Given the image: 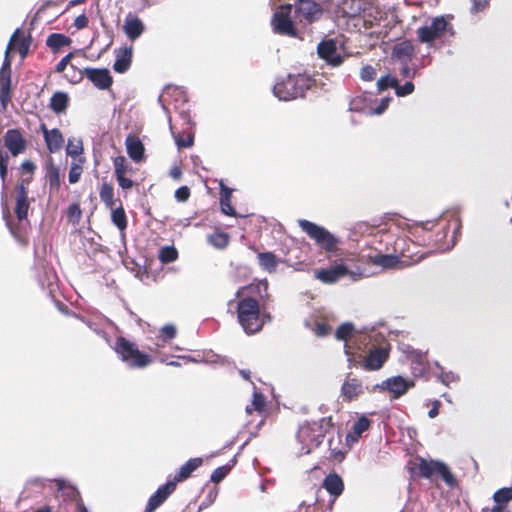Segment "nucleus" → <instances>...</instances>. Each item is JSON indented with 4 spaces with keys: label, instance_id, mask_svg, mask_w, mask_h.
<instances>
[{
    "label": "nucleus",
    "instance_id": "39",
    "mask_svg": "<svg viewBox=\"0 0 512 512\" xmlns=\"http://www.w3.org/2000/svg\"><path fill=\"white\" fill-rule=\"evenodd\" d=\"M46 177L51 190H58L60 187V170L55 165L51 164L47 168Z\"/></svg>",
    "mask_w": 512,
    "mask_h": 512
},
{
    "label": "nucleus",
    "instance_id": "52",
    "mask_svg": "<svg viewBox=\"0 0 512 512\" xmlns=\"http://www.w3.org/2000/svg\"><path fill=\"white\" fill-rule=\"evenodd\" d=\"M414 91V84L410 81L406 82L404 85L395 86V92L398 97H404L412 94Z\"/></svg>",
    "mask_w": 512,
    "mask_h": 512
},
{
    "label": "nucleus",
    "instance_id": "64",
    "mask_svg": "<svg viewBox=\"0 0 512 512\" xmlns=\"http://www.w3.org/2000/svg\"><path fill=\"white\" fill-rule=\"evenodd\" d=\"M441 406V403L439 400H435L432 402V407L428 411V416L430 418H435L439 413V407Z\"/></svg>",
    "mask_w": 512,
    "mask_h": 512
},
{
    "label": "nucleus",
    "instance_id": "4",
    "mask_svg": "<svg viewBox=\"0 0 512 512\" xmlns=\"http://www.w3.org/2000/svg\"><path fill=\"white\" fill-rule=\"evenodd\" d=\"M119 359L129 368H145L152 363V358L141 352L137 345L124 337H118L114 346Z\"/></svg>",
    "mask_w": 512,
    "mask_h": 512
},
{
    "label": "nucleus",
    "instance_id": "63",
    "mask_svg": "<svg viewBox=\"0 0 512 512\" xmlns=\"http://www.w3.org/2000/svg\"><path fill=\"white\" fill-rule=\"evenodd\" d=\"M29 41L27 39H22L18 45V51L22 58L26 57L29 50Z\"/></svg>",
    "mask_w": 512,
    "mask_h": 512
},
{
    "label": "nucleus",
    "instance_id": "24",
    "mask_svg": "<svg viewBox=\"0 0 512 512\" xmlns=\"http://www.w3.org/2000/svg\"><path fill=\"white\" fill-rule=\"evenodd\" d=\"M202 462V458L199 457L189 459L179 468L172 481H175L176 485L177 482L187 479L198 467L202 465Z\"/></svg>",
    "mask_w": 512,
    "mask_h": 512
},
{
    "label": "nucleus",
    "instance_id": "31",
    "mask_svg": "<svg viewBox=\"0 0 512 512\" xmlns=\"http://www.w3.org/2000/svg\"><path fill=\"white\" fill-rule=\"evenodd\" d=\"M370 420L365 417V416H362L360 417L354 424H353V427H352V433L351 434H348L347 435V439H351L352 441H357L361 435L367 431L370 427Z\"/></svg>",
    "mask_w": 512,
    "mask_h": 512
},
{
    "label": "nucleus",
    "instance_id": "7",
    "mask_svg": "<svg viewBox=\"0 0 512 512\" xmlns=\"http://www.w3.org/2000/svg\"><path fill=\"white\" fill-rule=\"evenodd\" d=\"M418 468L420 475L424 478H430L434 474H439L448 486L453 487L456 484L453 474L443 462L421 459Z\"/></svg>",
    "mask_w": 512,
    "mask_h": 512
},
{
    "label": "nucleus",
    "instance_id": "53",
    "mask_svg": "<svg viewBox=\"0 0 512 512\" xmlns=\"http://www.w3.org/2000/svg\"><path fill=\"white\" fill-rule=\"evenodd\" d=\"M376 76V70L370 65L362 67L360 77L364 81H372Z\"/></svg>",
    "mask_w": 512,
    "mask_h": 512
},
{
    "label": "nucleus",
    "instance_id": "36",
    "mask_svg": "<svg viewBox=\"0 0 512 512\" xmlns=\"http://www.w3.org/2000/svg\"><path fill=\"white\" fill-rule=\"evenodd\" d=\"M99 196L106 207L112 209L115 206L114 189L111 184L103 183L99 191Z\"/></svg>",
    "mask_w": 512,
    "mask_h": 512
},
{
    "label": "nucleus",
    "instance_id": "29",
    "mask_svg": "<svg viewBox=\"0 0 512 512\" xmlns=\"http://www.w3.org/2000/svg\"><path fill=\"white\" fill-rule=\"evenodd\" d=\"M84 151L82 139L79 137H70L66 146V154L73 158V160H78V158H84L82 156Z\"/></svg>",
    "mask_w": 512,
    "mask_h": 512
},
{
    "label": "nucleus",
    "instance_id": "8",
    "mask_svg": "<svg viewBox=\"0 0 512 512\" xmlns=\"http://www.w3.org/2000/svg\"><path fill=\"white\" fill-rule=\"evenodd\" d=\"M448 22L443 16L435 17L431 23L418 28L417 36L420 42L431 44L434 40L444 35Z\"/></svg>",
    "mask_w": 512,
    "mask_h": 512
},
{
    "label": "nucleus",
    "instance_id": "55",
    "mask_svg": "<svg viewBox=\"0 0 512 512\" xmlns=\"http://www.w3.org/2000/svg\"><path fill=\"white\" fill-rule=\"evenodd\" d=\"M190 196V190L187 186H182L175 191V198L179 202H185Z\"/></svg>",
    "mask_w": 512,
    "mask_h": 512
},
{
    "label": "nucleus",
    "instance_id": "49",
    "mask_svg": "<svg viewBox=\"0 0 512 512\" xmlns=\"http://www.w3.org/2000/svg\"><path fill=\"white\" fill-rule=\"evenodd\" d=\"M170 131L174 137L175 143L178 148H188L193 144V137L191 135L183 138L180 134H175L173 131V126L170 124Z\"/></svg>",
    "mask_w": 512,
    "mask_h": 512
},
{
    "label": "nucleus",
    "instance_id": "11",
    "mask_svg": "<svg viewBox=\"0 0 512 512\" xmlns=\"http://www.w3.org/2000/svg\"><path fill=\"white\" fill-rule=\"evenodd\" d=\"M389 356V345L374 346L364 361V368L369 371L379 370Z\"/></svg>",
    "mask_w": 512,
    "mask_h": 512
},
{
    "label": "nucleus",
    "instance_id": "35",
    "mask_svg": "<svg viewBox=\"0 0 512 512\" xmlns=\"http://www.w3.org/2000/svg\"><path fill=\"white\" fill-rule=\"evenodd\" d=\"M71 43V39L64 34L52 33L48 36L46 44L53 50H57L63 46H67Z\"/></svg>",
    "mask_w": 512,
    "mask_h": 512
},
{
    "label": "nucleus",
    "instance_id": "15",
    "mask_svg": "<svg viewBox=\"0 0 512 512\" xmlns=\"http://www.w3.org/2000/svg\"><path fill=\"white\" fill-rule=\"evenodd\" d=\"M175 481H168L161 485L156 492L149 498L145 512H153L156 510L175 490Z\"/></svg>",
    "mask_w": 512,
    "mask_h": 512
},
{
    "label": "nucleus",
    "instance_id": "32",
    "mask_svg": "<svg viewBox=\"0 0 512 512\" xmlns=\"http://www.w3.org/2000/svg\"><path fill=\"white\" fill-rule=\"evenodd\" d=\"M20 33H21L20 29L17 28L14 31V33L12 34V36L10 37L9 43H8L6 51H5L4 61H3L2 67L0 69V71H2V72H10L11 73V60L9 57V53L11 50L14 49L16 43L18 42V37H19Z\"/></svg>",
    "mask_w": 512,
    "mask_h": 512
},
{
    "label": "nucleus",
    "instance_id": "14",
    "mask_svg": "<svg viewBox=\"0 0 512 512\" xmlns=\"http://www.w3.org/2000/svg\"><path fill=\"white\" fill-rule=\"evenodd\" d=\"M271 23L274 32L289 37L297 36L293 22L284 12H275Z\"/></svg>",
    "mask_w": 512,
    "mask_h": 512
},
{
    "label": "nucleus",
    "instance_id": "30",
    "mask_svg": "<svg viewBox=\"0 0 512 512\" xmlns=\"http://www.w3.org/2000/svg\"><path fill=\"white\" fill-rule=\"evenodd\" d=\"M68 95L65 92H55L50 99V108L57 114L66 110Z\"/></svg>",
    "mask_w": 512,
    "mask_h": 512
},
{
    "label": "nucleus",
    "instance_id": "57",
    "mask_svg": "<svg viewBox=\"0 0 512 512\" xmlns=\"http://www.w3.org/2000/svg\"><path fill=\"white\" fill-rule=\"evenodd\" d=\"M402 67L400 69V74L405 78H414L416 75V69H411L408 66V62H401Z\"/></svg>",
    "mask_w": 512,
    "mask_h": 512
},
{
    "label": "nucleus",
    "instance_id": "2",
    "mask_svg": "<svg viewBox=\"0 0 512 512\" xmlns=\"http://www.w3.org/2000/svg\"><path fill=\"white\" fill-rule=\"evenodd\" d=\"M316 85V79L308 74H288L278 79L273 87L274 95L282 101L303 97L307 90Z\"/></svg>",
    "mask_w": 512,
    "mask_h": 512
},
{
    "label": "nucleus",
    "instance_id": "23",
    "mask_svg": "<svg viewBox=\"0 0 512 512\" xmlns=\"http://www.w3.org/2000/svg\"><path fill=\"white\" fill-rule=\"evenodd\" d=\"M126 150L129 157L139 162L144 157V146L140 139L136 136L129 135L125 140Z\"/></svg>",
    "mask_w": 512,
    "mask_h": 512
},
{
    "label": "nucleus",
    "instance_id": "43",
    "mask_svg": "<svg viewBox=\"0 0 512 512\" xmlns=\"http://www.w3.org/2000/svg\"><path fill=\"white\" fill-rule=\"evenodd\" d=\"M493 499L496 504L506 506V504L512 500V487H504L497 490L493 495Z\"/></svg>",
    "mask_w": 512,
    "mask_h": 512
},
{
    "label": "nucleus",
    "instance_id": "34",
    "mask_svg": "<svg viewBox=\"0 0 512 512\" xmlns=\"http://www.w3.org/2000/svg\"><path fill=\"white\" fill-rule=\"evenodd\" d=\"M258 260L260 266L268 271V272H274L276 270L278 260L276 256L271 252H264L258 254Z\"/></svg>",
    "mask_w": 512,
    "mask_h": 512
},
{
    "label": "nucleus",
    "instance_id": "21",
    "mask_svg": "<svg viewBox=\"0 0 512 512\" xmlns=\"http://www.w3.org/2000/svg\"><path fill=\"white\" fill-rule=\"evenodd\" d=\"M44 139L48 150L51 153L59 151L64 143V138L59 129L48 130L45 125L42 126Z\"/></svg>",
    "mask_w": 512,
    "mask_h": 512
},
{
    "label": "nucleus",
    "instance_id": "54",
    "mask_svg": "<svg viewBox=\"0 0 512 512\" xmlns=\"http://www.w3.org/2000/svg\"><path fill=\"white\" fill-rule=\"evenodd\" d=\"M163 340H169L175 337L176 328L171 324L164 325L161 329Z\"/></svg>",
    "mask_w": 512,
    "mask_h": 512
},
{
    "label": "nucleus",
    "instance_id": "60",
    "mask_svg": "<svg viewBox=\"0 0 512 512\" xmlns=\"http://www.w3.org/2000/svg\"><path fill=\"white\" fill-rule=\"evenodd\" d=\"M472 2H473V5H472V8H471V11L473 13H477V12L483 11L488 6V0H472Z\"/></svg>",
    "mask_w": 512,
    "mask_h": 512
},
{
    "label": "nucleus",
    "instance_id": "37",
    "mask_svg": "<svg viewBox=\"0 0 512 512\" xmlns=\"http://www.w3.org/2000/svg\"><path fill=\"white\" fill-rule=\"evenodd\" d=\"M84 163L85 158H78V160L72 161L68 175V179L71 184L77 183L79 181L83 172Z\"/></svg>",
    "mask_w": 512,
    "mask_h": 512
},
{
    "label": "nucleus",
    "instance_id": "26",
    "mask_svg": "<svg viewBox=\"0 0 512 512\" xmlns=\"http://www.w3.org/2000/svg\"><path fill=\"white\" fill-rule=\"evenodd\" d=\"M132 60V47H125L123 50L116 54V59L113 68L118 73L126 72Z\"/></svg>",
    "mask_w": 512,
    "mask_h": 512
},
{
    "label": "nucleus",
    "instance_id": "41",
    "mask_svg": "<svg viewBox=\"0 0 512 512\" xmlns=\"http://www.w3.org/2000/svg\"><path fill=\"white\" fill-rule=\"evenodd\" d=\"M373 263L383 268H393L398 263V258L390 254H378L373 258Z\"/></svg>",
    "mask_w": 512,
    "mask_h": 512
},
{
    "label": "nucleus",
    "instance_id": "44",
    "mask_svg": "<svg viewBox=\"0 0 512 512\" xmlns=\"http://www.w3.org/2000/svg\"><path fill=\"white\" fill-rule=\"evenodd\" d=\"M265 406V397L262 393L254 391L252 402L250 405L246 407L247 413H252V411H262Z\"/></svg>",
    "mask_w": 512,
    "mask_h": 512
},
{
    "label": "nucleus",
    "instance_id": "48",
    "mask_svg": "<svg viewBox=\"0 0 512 512\" xmlns=\"http://www.w3.org/2000/svg\"><path fill=\"white\" fill-rule=\"evenodd\" d=\"M395 86H397V79L390 77L389 75L383 76L377 81V89L379 92H382L389 87L395 88Z\"/></svg>",
    "mask_w": 512,
    "mask_h": 512
},
{
    "label": "nucleus",
    "instance_id": "61",
    "mask_svg": "<svg viewBox=\"0 0 512 512\" xmlns=\"http://www.w3.org/2000/svg\"><path fill=\"white\" fill-rule=\"evenodd\" d=\"M116 180L123 190H128L132 188L134 184L133 181L130 178H127L125 175L116 177Z\"/></svg>",
    "mask_w": 512,
    "mask_h": 512
},
{
    "label": "nucleus",
    "instance_id": "50",
    "mask_svg": "<svg viewBox=\"0 0 512 512\" xmlns=\"http://www.w3.org/2000/svg\"><path fill=\"white\" fill-rule=\"evenodd\" d=\"M8 160L9 156L6 152L0 150V178L2 180V187H5V179L8 172Z\"/></svg>",
    "mask_w": 512,
    "mask_h": 512
},
{
    "label": "nucleus",
    "instance_id": "38",
    "mask_svg": "<svg viewBox=\"0 0 512 512\" xmlns=\"http://www.w3.org/2000/svg\"><path fill=\"white\" fill-rule=\"evenodd\" d=\"M111 219L113 224L120 230L123 231L127 227L126 214L122 206L112 208Z\"/></svg>",
    "mask_w": 512,
    "mask_h": 512
},
{
    "label": "nucleus",
    "instance_id": "27",
    "mask_svg": "<svg viewBox=\"0 0 512 512\" xmlns=\"http://www.w3.org/2000/svg\"><path fill=\"white\" fill-rule=\"evenodd\" d=\"M414 54V47L410 41L398 43L394 49L392 56L400 62H409Z\"/></svg>",
    "mask_w": 512,
    "mask_h": 512
},
{
    "label": "nucleus",
    "instance_id": "45",
    "mask_svg": "<svg viewBox=\"0 0 512 512\" xmlns=\"http://www.w3.org/2000/svg\"><path fill=\"white\" fill-rule=\"evenodd\" d=\"M435 365L440 369V373L438 374V379L445 386H449L450 384L456 383L459 381V375H457L456 373H454L452 371H444L438 362H436Z\"/></svg>",
    "mask_w": 512,
    "mask_h": 512
},
{
    "label": "nucleus",
    "instance_id": "17",
    "mask_svg": "<svg viewBox=\"0 0 512 512\" xmlns=\"http://www.w3.org/2000/svg\"><path fill=\"white\" fill-rule=\"evenodd\" d=\"M4 144L13 156H18L26 149V141L16 129H9L5 133Z\"/></svg>",
    "mask_w": 512,
    "mask_h": 512
},
{
    "label": "nucleus",
    "instance_id": "1",
    "mask_svg": "<svg viewBox=\"0 0 512 512\" xmlns=\"http://www.w3.org/2000/svg\"><path fill=\"white\" fill-rule=\"evenodd\" d=\"M246 289H239L236 297L238 322L247 334H254L260 331L265 323V319H269V315L261 314L259 303L251 296L244 295Z\"/></svg>",
    "mask_w": 512,
    "mask_h": 512
},
{
    "label": "nucleus",
    "instance_id": "19",
    "mask_svg": "<svg viewBox=\"0 0 512 512\" xmlns=\"http://www.w3.org/2000/svg\"><path fill=\"white\" fill-rule=\"evenodd\" d=\"M126 36L134 41L139 38L145 30L143 22L136 16L129 14L123 25Z\"/></svg>",
    "mask_w": 512,
    "mask_h": 512
},
{
    "label": "nucleus",
    "instance_id": "20",
    "mask_svg": "<svg viewBox=\"0 0 512 512\" xmlns=\"http://www.w3.org/2000/svg\"><path fill=\"white\" fill-rule=\"evenodd\" d=\"M362 393V383L356 378L346 379L341 386V396L346 401L355 400Z\"/></svg>",
    "mask_w": 512,
    "mask_h": 512
},
{
    "label": "nucleus",
    "instance_id": "42",
    "mask_svg": "<svg viewBox=\"0 0 512 512\" xmlns=\"http://www.w3.org/2000/svg\"><path fill=\"white\" fill-rule=\"evenodd\" d=\"M178 258V252L174 246H165L160 249L159 260L163 264H168Z\"/></svg>",
    "mask_w": 512,
    "mask_h": 512
},
{
    "label": "nucleus",
    "instance_id": "25",
    "mask_svg": "<svg viewBox=\"0 0 512 512\" xmlns=\"http://www.w3.org/2000/svg\"><path fill=\"white\" fill-rule=\"evenodd\" d=\"M411 362L412 374L416 377L424 375L426 372V357L421 351L412 350L408 354Z\"/></svg>",
    "mask_w": 512,
    "mask_h": 512
},
{
    "label": "nucleus",
    "instance_id": "12",
    "mask_svg": "<svg viewBox=\"0 0 512 512\" xmlns=\"http://www.w3.org/2000/svg\"><path fill=\"white\" fill-rule=\"evenodd\" d=\"M350 274L354 276L344 264H338L327 269H320L315 272V276L318 280L326 284H332L337 282L343 276Z\"/></svg>",
    "mask_w": 512,
    "mask_h": 512
},
{
    "label": "nucleus",
    "instance_id": "59",
    "mask_svg": "<svg viewBox=\"0 0 512 512\" xmlns=\"http://www.w3.org/2000/svg\"><path fill=\"white\" fill-rule=\"evenodd\" d=\"M89 19L85 14L77 16L74 20V26L80 30L88 26Z\"/></svg>",
    "mask_w": 512,
    "mask_h": 512
},
{
    "label": "nucleus",
    "instance_id": "6",
    "mask_svg": "<svg viewBox=\"0 0 512 512\" xmlns=\"http://www.w3.org/2000/svg\"><path fill=\"white\" fill-rule=\"evenodd\" d=\"M317 53L331 67L340 66L347 56L343 42L332 38L322 40L317 45Z\"/></svg>",
    "mask_w": 512,
    "mask_h": 512
},
{
    "label": "nucleus",
    "instance_id": "16",
    "mask_svg": "<svg viewBox=\"0 0 512 512\" xmlns=\"http://www.w3.org/2000/svg\"><path fill=\"white\" fill-rule=\"evenodd\" d=\"M83 74L100 90L108 89L112 85V77L107 69L86 68Z\"/></svg>",
    "mask_w": 512,
    "mask_h": 512
},
{
    "label": "nucleus",
    "instance_id": "9",
    "mask_svg": "<svg viewBox=\"0 0 512 512\" xmlns=\"http://www.w3.org/2000/svg\"><path fill=\"white\" fill-rule=\"evenodd\" d=\"M414 384L413 380L398 375L385 379L381 383L376 384L374 388L381 391H388L392 394L393 399H398L405 395Z\"/></svg>",
    "mask_w": 512,
    "mask_h": 512
},
{
    "label": "nucleus",
    "instance_id": "13",
    "mask_svg": "<svg viewBox=\"0 0 512 512\" xmlns=\"http://www.w3.org/2000/svg\"><path fill=\"white\" fill-rule=\"evenodd\" d=\"M170 95V96H176L173 107L174 109L179 113V115L185 120L187 123H190V115H189V108L186 101V96L184 94V91L177 87H168L164 94L159 98L160 101H162V98Z\"/></svg>",
    "mask_w": 512,
    "mask_h": 512
},
{
    "label": "nucleus",
    "instance_id": "46",
    "mask_svg": "<svg viewBox=\"0 0 512 512\" xmlns=\"http://www.w3.org/2000/svg\"><path fill=\"white\" fill-rule=\"evenodd\" d=\"M113 164L115 178L125 175L129 170V166L127 165L126 159L123 156H117L114 158Z\"/></svg>",
    "mask_w": 512,
    "mask_h": 512
},
{
    "label": "nucleus",
    "instance_id": "28",
    "mask_svg": "<svg viewBox=\"0 0 512 512\" xmlns=\"http://www.w3.org/2000/svg\"><path fill=\"white\" fill-rule=\"evenodd\" d=\"M220 187H221L220 205H221L222 212L229 216H235L236 215L235 209L231 205L232 190L230 188L224 186L223 183L220 184Z\"/></svg>",
    "mask_w": 512,
    "mask_h": 512
},
{
    "label": "nucleus",
    "instance_id": "18",
    "mask_svg": "<svg viewBox=\"0 0 512 512\" xmlns=\"http://www.w3.org/2000/svg\"><path fill=\"white\" fill-rule=\"evenodd\" d=\"M323 487L333 497L332 501L330 502V508H329V510H331L335 499L338 496H340L343 492V489H344L343 480L339 475H337L335 473L329 474L325 477V479L323 481Z\"/></svg>",
    "mask_w": 512,
    "mask_h": 512
},
{
    "label": "nucleus",
    "instance_id": "33",
    "mask_svg": "<svg viewBox=\"0 0 512 512\" xmlns=\"http://www.w3.org/2000/svg\"><path fill=\"white\" fill-rule=\"evenodd\" d=\"M11 86V73L0 71V102L5 105L9 98Z\"/></svg>",
    "mask_w": 512,
    "mask_h": 512
},
{
    "label": "nucleus",
    "instance_id": "5",
    "mask_svg": "<svg viewBox=\"0 0 512 512\" xmlns=\"http://www.w3.org/2000/svg\"><path fill=\"white\" fill-rule=\"evenodd\" d=\"M298 225L321 249L326 252H335L337 250L340 243L339 238L325 227L306 219H299Z\"/></svg>",
    "mask_w": 512,
    "mask_h": 512
},
{
    "label": "nucleus",
    "instance_id": "40",
    "mask_svg": "<svg viewBox=\"0 0 512 512\" xmlns=\"http://www.w3.org/2000/svg\"><path fill=\"white\" fill-rule=\"evenodd\" d=\"M208 243L217 249L225 248L229 243V236L224 232H216L208 236Z\"/></svg>",
    "mask_w": 512,
    "mask_h": 512
},
{
    "label": "nucleus",
    "instance_id": "3",
    "mask_svg": "<svg viewBox=\"0 0 512 512\" xmlns=\"http://www.w3.org/2000/svg\"><path fill=\"white\" fill-rule=\"evenodd\" d=\"M329 426L330 420L328 418L303 423L297 433V441L300 445L298 453L306 455L317 448L322 443Z\"/></svg>",
    "mask_w": 512,
    "mask_h": 512
},
{
    "label": "nucleus",
    "instance_id": "47",
    "mask_svg": "<svg viewBox=\"0 0 512 512\" xmlns=\"http://www.w3.org/2000/svg\"><path fill=\"white\" fill-rule=\"evenodd\" d=\"M353 331L354 327L351 323H343L337 328L335 337L338 340H347V338L352 335Z\"/></svg>",
    "mask_w": 512,
    "mask_h": 512
},
{
    "label": "nucleus",
    "instance_id": "62",
    "mask_svg": "<svg viewBox=\"0 0 512 512\" xmlns=\"http://www.w3.org/2000/svg\"><path fill=\"white\" fill-rule=\"evenodd\" d=\"M389 101H390L389 98L382 99L380 104L372 110L371 114H376V115L382 114L388 107Z\"/></svg>",
    "mask_w": 512,
    "mask_h": 512
},
{
    "label": "nucleus",
    "instance_id": "10",
    "mask_svg": "<svg viewBox=\"0 0 512 512\" xmlns=\"http://www.w3.org/2000/svg\"><path fill=\"white\" fill-rule=\"evenodd\" d=\"M322 15V9L318 3L312 0H299L295 6L294 17L299 22L311 23Z\"/></svg>",
    "mask_w": 512,
    "mask_h": 512
},
{
    "label": "nucleus",
    "instance_id": "58",
    "mask_svg": "<svg viewBox=\"0 0 512 512\" xmlns=\"http://www.w3.org/2000/svg\"><path fill=\"white\" fill-rule=\"evenodd\" d=\"M73 57L72 53L67 54L65 57H63L58 64L55 67V70L59 73L63 72L66 67L68 66L71 58Z\"/></svg>",
    "mask_w": 512,
    "mask_h": 512
},
{
    "label": "nucleus",
    "instance_id": "51",
    "mask_svg": "<svg viewBox=\"0 0 512 512\" xmlns=\"http://www.w3.org/2000/svg\"><path fill=\"white\" fill-rule=\"evenodd\" d=\"M229 470H230V467L228 465L220 466V467L216 468L210 476L211 481L214 483H219L226 477Z\"/></svg>",
    "mask_w": 512,
    "mask_h": 512
},
{
    "label": "nucleus",
    "instance_id": "22",
    "mask_svg": "<svg viewBox=\"0 0 512 512\" xmlns=\"http://www.w3.org/2000/svg\"><path fill=\"white\" fill-rule=\"evenodd\" d=\"M29 210L28 191L23 184L17 186L15 213L19 221L27 218Z\"/></svg>",
    "mask_w": 512,
    "mask_h": 512
},
{
    "label": "nucleus",
    "instance_id": "56",
    "mask_svg": "<svg viewBox=\"0 0 512 512\" xmlns=\"http://www.w3.org/2000/svg\"><path fill=\"white\" fill-rule=\"evenodd\" d=\"M313 331H314L315 335H317L318 337H324L329 334L330 327L325 323L319 322L315 325V327L313 328Z\"/></svg>",
    "mask_w": 512,
    "mask_h": 512
}]
</instances>
